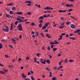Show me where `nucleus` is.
Wrapping results in <instances>:
<instances>
[{
  "instance_id": "1",
  "label": "nucleus",
  "mask_w": 80,
  "mask_h": 80,
  "mask_svg": "<svg viewBox=\"0 0 80 80\" xmlns=\"http://www.w3.org/2000/svg\"><path fill=\"white\" fill-rule=\"evenodd\" d=\"M17 29L18 30H19L20 31H23V28H22V24H18V27Z\"/></svg>"
},
{
  "instance_id": "2",
  "label": "nucleus",
  "mask_w": 80,
  "mask_h": 80,
  "mask_svg": "<svg viewBox=\"0 0 80 80\" xmlns=\"http://www.w3.org/2000/svg\"><path fill=\"white\" fill-rule=\"evenodd\" d=\"M17 20L19 21V23H21V22H24V21L22 20V19H20V18H19L18 16L17 18Z\"/></svg>"
},
{
  "instance_id": "3",
  "label": "nucleus",
  "mask_w": 80,
  "mask_h": 80,
  "mask_svg": "<svg viewBox=\"0 0 80 80\" xmlns=\"http://www.w3.org/2000/svg\"><path fill=\"white\" fill-rule=\"evenodd\" d=\"M5 27L6 28V29H5V28H3V30L4 31V32H8V27L6 26Z\"/></svg>"
},
{
  "instance_id": "4",
  "label": "nucleus",
  "mask_w": 80,
  "mask_h": 80,
  "mask_svg": "<svg viewBox=\"0 0 80 80\" xmlns=\"http://www.w3.org/2000/svg\"><path fill=\"white\" fill-rule=\"evenodd\" d=\"M44 10H53V8L48 6L44 8Z\"/></svg>"
},
{
  "instance_id": "5",
  "label": "nucleus",
  "mask_w": 80,
  "mask_h": 80,
  "mask_svg": "<svg viewBox=\"0 0 80 80\" xmlns=\"http://www.w3.org/2000/svg\"><path fill=\"white\" fill-rule=\"evenodd\" d=\"M46 36L49 38H52V37L49 35V34L48 33L46 34Z\"/></svg>"
},
{
  "instance_id": "6",
  "label": "nucleus",
  "mask_w": 80,
  "mask_h": 80,
  "mask_svg": "<svg viewBox=\"0 0 80 80\" xmlns=\"http://www.w3.org/2000/svg\"><path fill=\"white\" fill-rule=\"evenodd\" d=\"M72 5H71V4H69L66 5V7H73V6H72Z\"/></svg>"
},
{
  "instance_id": "7",
  "label": "nucleus",
  "mask_w": 80,
  "mask_h": 80,
  "mask_svg": "<svg viewBox=\"0 0 80 80\" xmlns=\"http://www.w3.org/2000/svg\"><path fill=\"white\" fill-rule=\"evenodd\" d=\"M71 27L72 28H75V26L73 24H71Z\"/></svg>"
},
{
  "instance_id": "8",
  "label": "nucleus",
  "mask_w": 80,
  "mask_h": 80,
  "mask_svg": "<svg viewBox=\"0 0 80 80\" xmlns=\"http://www.w3.org/2000/svg\"><path fill=\"white\" fill-rule=\"evenodd\" d=\"M43 59L41 58L40 60V61L43 64H45V63H46V62L43 61Z\"/></svg>"
},
{
  "instance_id": "9",
  "label": "nucleus",
  "mask_w": 80,
  "mask_h": 80,
  "mask_svg": "<svg viewBox=\"0 0 80 80\" xmlns=\"http://www.w3.org/2000/svg\"><path fill=\"white\" fill-rule=\"evenodd\" d=\"M47 27V25H44L42 28V29H45Z\"/></svg>"
},
{
  "instance_id": "10",
  "label": "nucleus",
  "mask_w": 80,
  "mask_h": 80,
  "mask_svg": "<svg viewBox=\"0 0 80 80\" xmlns=\"http://www.w3.org/2000/svg\"><path fill=\"white\" fill-rule=\"evenodd\" d=\"M6 17H7V18H10L11 16H10V15L9 14H7L6 15Z\"/></svg>"
},
{
  "instance_id": "11",
  "label": "nucleus",
  "mask_w": 80,
  "mask_h": 80,
  "mask_svg": "<svg viewBox=\"0 0 80 80\" xmlns=\"http://www.w3.org/2000/svg\"><path fill=\"white\" fill-rule=\"evenodd\" d=\"M17 14H18V15H22V14H23V13L21 12H17Z\"/></svg>"
},
{
  "instance_id": "12",
  "label": "nucleus",
  "mask_w": 80,
  "mask_h": 80,
  "mask_svg": "<svg viewBox=\"0 0 80 80\" xmlns=\"http://www.w3.org/2000/svg\"><path fill=\"white\" fill-rule=\"evenodd\" d=\"M22 77L23 78H26V77H27V76H26L25 75V74H24V73H22Z\"/></svg>"
},
{
  "instance_id": "13",
  "label": "nucleus",
  "mask_w": 80,
  "mask_h": 80,
  "mask_svg": "<svg viewBox=\"0 0 80 80\" xmlns=\"http://www.w3.org/2000/svg\"><path fill=\"white\" fill-rule=\"evenodd\" d=\"M13 24L12 23L11 25V29H10L11 30H12V28H13Z\"/></svg>"
},
{
  "instance_id": "14",
  "label": "nucleus",
  "mask_w": 80,
  "mask_h": 80,
  "mask_svg": "<svg viewBox=\"0 0 80 80\" xmlns=\"http://www.w3.org/2000/svg\"><path fill=\"white\" fill-rule=\"evenodd\" d=\"M13 5V3H11L8 4L7 5L8 6H12V5Z\"/></svg>"
},
{
  "instance_id": "15",
  "label": "nucleus",
  "mask_w": 80,
  "mask_h": 80,
  "mask_svg": "<svg viewBox=\"0 0 80 80\" xmlns=\"http://www.w3.org/2000/svg\"><path fill=\"white\" fill-rule=\"evenodd\" d=\"M80 29H78V30H77L76 31H74V33H76L79 32H80Z\"/></svg>"
},
{
  "instance_id": "16",
  "label": "nucleus",
  "mask_w": 80,
  "mask_h": 80,
  "mask_svg": "<svg viewBox=\"0 0 80 80\" xmlns=\"http://www.w3.org/2000/svg\"><path fill=\"white\" fill-rule=\"evenodd\" d=\"M27 15H32V13H31V12H28L26 14Z\"/></svg>"
},
{
  "instance_id": "17",
  "label": "nucleus",
  "mask_w": 80,
  "mask_h": 80,
  "mask_svg": "<svg viewBox=\"0 0 80 80\" xmlns=\"http://www.w3.org/2000/svg\"><path fill=\"white\" fill-rule=\"evenodd\" d=\"M0 73H1V74H5V72L2 71H0Z\"/></svg>"
},
{
  "instance_id": "18",
  "label": "nucleus",
  "mask_w": 80,
  "mask_h": 80,
  "mask_svg": "<svg viewBox=\"0 0 80 80\" xmlns=\"http://www.w3.org/2000/svg\"><path fill=\"white\" fill-rule=\"evenodd\" d=\"M2 47H3V45H2V44L0 43V48L2 49Z\"/></svg>"
},
{
  "instance_id": "19",
  "label": "nucleus",
  "mask_w": 80,
  "mask_h": 80,
  "mask_svg": "<svg viewBox=\"0 0 80 80\" xmlns=\"http://www.w3.org/2000/svg\"><path fill=\"white\" fill-rule=\"evenodd\" d=\"M65 27V26L63 25V26H61L60 27H59V28H64Z\"/></svg>"
},
{
  "instance_id": "20",
  "label": "nucleus",
  "mask_w": 80,
  "mask_h": 80,
  "mask_svg": "<svg viewBox=\"0 0 80 80\" xmlns=\"http://www.w3.org/2000/svg\"><path fill=\"white\" fill-rule=\"evenodd\" d=\"M62 67H63V66H60L58 68V70H60V68H62Z\"/></svg>"
},
{
  "instance_id": "21",
  "label": "nucleus",
  "mask_w": 80,
  "mask_h": 80,
  "mask_svg": "<svg viewBox=\"0 0 80 80\" xmlns=\"http://www.w3.org/2000/svg\"><path fill=\"white\" fill-rule=\"evenodd\" d=\"M47 63H50V60L49 59H48L47 61H46Z\"/></svg>"
},
{
  "instance_id": "22",
  "label": "nucleus",
  "mask_w": 80,
  "mask_h": 80,
  "mask_svg": "<svg viewBox=\"0 0 80 80\" xmlns=\"http://www.w3.org/2000/svg\"><path fill=\"white\" fill-rule=\"evenodd\" d=\"M25 3H32V1H26V2H25Z\"/></svg>"
},
{
  "instance_id": "23",
  "label": "nucleus",
  "mask_w": 80,
  "mask_h": 80,
  "mask_svg": "<svg viewBox=\"0 0 80 80\" xmlns=\"http://www.w3.org/2000/svg\"><path fill=\"white\" fill-rule=\"evenodd\" d=\"M52 76V72H50L49 73V77H51Z\"/></svg>"
},
{
  "instance_id": "24",
  "label": "nucleus",
  "mask_w": 80,
  "mask_h": 80,
  "mask_svg": "<svg viewBox=\"0 0 80 80\" xmlns=\"http://www.w3.org/2000/svg\"><path fill=\"white\" fill-rule=\"evenodd\" d=\"M68 10L69 12H72V11H73V9H68Z\"/></svg>"
},
{
  "instance_id": "25",
  "label": "nucleus",
  "mask_w": 80,
  "mask_h": 80,
  "mask_svg": "<svg viewBox=\"0 0 80 80\" xmlns=\"http://www.w3.org/2000/svg\"><path fill=\"white\" fill-rule=\"evenodd\" d=\"M57 50V48H53V52H55V51H56Z\"/></svg>"
},
{
  "instance_id": "26",
  "label": "nucleus",
  "mask_w": 80,
  "mask_h": 80,
  "mask_svg": "<svg viewBox=\"0 0 80 80\" xmlns=\"http://www.w3.org/2000/svg\"><path fill=\"white\" fill-rule=\"evenodd\" d=\"M31 25H32V26H35V23H33V22H32L31 24Z\"/></svg>"
},
{
  "instance_id": "27",
  "label": "nucleus",
  "mask_w": 80,
  "mask_h": 80,
  "mask_svg": "<svg viewBox=\"0 0 80 80\" xmlns=\"http://www.w3.org/2000/svg\"><path fill=\"white\" fill-rule=\"evenodd\" d=\"M43 16H41L39 17V19L41 20V19H42V20H43L44 19L43 18Z\"/></svg>"
},
{
  "instance_id": "28",
  "label": "nucleus",
  "mask_w": 80,
  "mask_h": 80,
  "mask_svg": "<svg viewBox=\"0 0 80 80\" xmlns=\"http://www.w3.org/2000/svg\"><path fill=\"white\" fill-rule=\"evenodd\" d=\"M39 27H40V28H41V27H42V23H40L39 24Z\"/></svg>"
},
{
  "instance_id": "29",
  "label": "nucleus",
  "mask_w": 80,
  "mask_h": 80,
  "mask_svg": "<svg viewBox=\"0 0 80 80\" xmlns=\"http://www.w3.org/2000/svg\"><path fill=\"white\" fill-rule=\"evenodd\" d=\"M46 68L47 70L48 71H50V70L49 68H48V67H47V68Z\"/></svg>"
},
{
  "instance_id": "30",
  "label": "nucleus",
  "mask_w": 80,
  "mask_h": 80,
  "mask_svg": "<svg viewBox=\"0 0 80 80\" xmlns=\"http://www.w3.org/2000/svg\"><path fill=\"white\" fill-rule=\"evenodd\" d=\"M35 35L36 37H38V32H35Z\"/></svg>"
},
{
  "instance_id": "31",
  "label": "nucleus",
  "mask_w": 80,
  "mask_h": 80,
  "mask_svg": "<svg viewBox=\"0 0 80 80\" xmlns=\"http://www.w3.org/2000/svg\"><path fill=\"white\" fill-rule=\"evenodd\" d=\"M12 10H16V8H15V7H13L12 8Z\"/></svg>"
},
{
  "instance_id": "32",
  "label": "nucleus",
  "mask_w": 80,
  "mask_h": 80,
  "mask_svg": "<svg viewBox=\"0 0 80 80\" xmlns=\"http://www.w3.org/2000/svg\"><path fill=\"white\" fill-rule=\"evenodd\" d=\"M54 42H55V43H54L55 44H58V43H59V42H57V41H55Z\"/></svg>"
},
{
  "instance_id": "33",
  "label": "nucleus",
  "mask_w": 80,
  "mask_h": 80,
  "mask_svg": "<svg viewBox=\"0 0 80 80\" xmlns=\"http://www.w3.org/2000/svg\"><path fill=\"white\" fill-rule=\"evenodd\" d=\"M18 21H16L15 23V25H17V24H18Z\"/></svg>"
},
{
  "instance_id": "34",
  "label": "nucleus",
  "mask_w": 80,
  "mask_h": 80,
  "mask_svg": "<svg viewBox=\"0 0 80 80\" xmlns=\"http://www.w3.org/2000/svg\"><path fill=\"white\" fill-rule=\"evenodd\" d=\"M69 62H73V60L70 59L69 60Z\"/></svg>"
},
{
  "instance_id": "35",
  "label": "nucleus",
  "mask_w": 80,
  "mask_h": 80,
  "mask_svg": "<svg viewBox=\"0 0 80 80\" xmlns=\"http://www.w3.org/2000/svg\"><path fill=\"white\" fill-rule=\"evenodd\" d=\"M13 66H11L10 65H9L8 66V68H13Z\"/></svg>"
},
{
  "instance_id": "36",
  "label": "nucleus",
  "mask_w": 80,
  "mask_h": 80,
  "mask_svg": "<svg viewBox=\"0 0 80 80\" xmlns=\"http://www.w3.org/2000/svg\"><path fill=\"white\" fill-rule=\"evenodd\" d=\"M64 62H66V63H67V62H68V59H67V58L66 59L64 60Z\"/></svg>"
},
{
  "instance_id": "37",
  "label": "nucleus",
  "mask_w": 80,
  "mask_h": 80,
  "mask_svg": "<svg viewBox=\"0 0 80 80\" xmlns=\"http://www.w3.org/2000/svg\"><path fill=\"white\" fill-rule=\"evenodd\" d=\"M9 46L10 47H11L12 48H13V46H12V45H9Z\"/></svg>"
},
{
  "instance_id": "38",
  "label": "nucleus",
  "mask_w": 80,
  "mask_h": 80,
  "mask_svg": "<svg viewBox=\"0 0 80 80\" xmlns=\"http://www.w3.org/2000/svg\"><path fill=\"white\" fill-rule=\"evenodd\" d=\"M43 20H41L39 21V23H43Z\"/></svg>"
},
{
  "instance_id": "39",
  "label": "nucleus",
  "mask_w": 80,
  "mask_h": 80,
  "mask_svg": "<svg viewBox=\"0 0 80 80\" xmlns=\"http://www.w3.org/2000/svg\"><path fill=\"white\" fill-rule=\"evenodd\" d=\"M42 17H43V18H47V16L46 15H44Z\"/></svg>"
},
{
  "instance_id": "40",
  "label": "nucleus",
  "mask_w": 80,
  "mask_h": 80,
  "mask_svg": "<svg viewBox=\"0 0 80 80\" xmlns=\"http://www.w3.org/2000/svg\"><path fill=\"white\" fill-rule=\"evenodd\" d=\"M9 13L10 14H11V15H12V14H13V11H10L9 12Z\"/></svg>"
},
{
  "instance_id": "41",
  "label": "nucleus",
  "mask_w": 80,
  "mask_h": 80,
  "mask_svg": "<svg viewBox=\"0 0 80 80\" xmlns=\"http://www.w3.org/2000/svg\"><path fill=\"white\" fill-rule=\"evenodd\" d=\"M12 41H13V42H16V41L13 38H12Z\"/></svg>"
},
{
  "instance_id": "42",
  "label": "nucleus",
  "mask_w": 80,
  "mask_h": 80,
  "mask_svg": "<svg viewBox=\"0 0 80 80\" xmlns=\"http://www.w3.org/2000/svg\"><path fill=\"white\" fill-rule=\"evenodd\" d=\"M66 23L68 25L69 23H70V22H66Z\"/></svg>"
},
{
  "instance_id": "43",
  "label": "nucleus",
  "mask_w": 80,
  "mask_h": 80,
  "mask_svg": "<svg viewBox=\"0 0 80 80\" xmlns=\"http://www.w3.org/2000/svg\"><path fill=\"white\" fill-rule=\"evenodd\" d=\"M47 50H50V46H48Z\"/></svg>"
},
{
  "instance_id": "44",
  "label": "nucleus",
  "mask_w": 80,
  "mask_h": 80,
  "mask_svg": "<svg viewBox=\"0 0 80 80\" xmlns=\"http://www.w3.org/2000/svg\"><path fill=\"white\" fill-rule=\"evenodd\" d=\"M24 80H30V78H27L24 79Z\"/></svg>"
},
{
  "instance_id": "45",
  "label": "nucleus",
  "mask_w": 80,
  "mask_h": 80,
  "mask_svg": "<svg viewBox=\"0 0 80 80\" xmlns=\"http://www.w3.org/2000/svg\"><path fill=\"white\" fill-rule=\"evenodd\" d=\"M70 39H72V40H75V38H72V37H70Z\"/></svg>"
},
{
  "instance_id": "46",
  "label": "nucleus",
  "mask_w": 80,
  "mask_h": 80,
  "mask_svg": "<svg viewBox=\"0 0 80 80\" xmlns=\"http://www.w3.org/2000/svg\"><path fill=\"white\" fill-rule=\"evenodd\" d=\"M40 35H41L42 36V37H44V36L43 35V33H41Z\"/></svg>"
},
{
  "instance_id": "47",
  "label": "nucleus",
  "mask_w": 80,
  "mask_h": 80,
  "mask_svg": "<svg viewBox=\"0 0 80 80\" xmlns=\"http://www.w3.org/2000/svg\"><path fill=\"white\" fill-rule=\"evenodd\" d=\"M61 20H65V18H64L63 17H61Z\"/></svg>"
},
{
  "instance_id": "48",
  "label": "nucleus",
  "mask_w": 80,
  "mask_h": 80,
  "mask_svg": "<svg viewBox=\"0 0 80 80\" xmlns=\"http://www.w3.org/2000/svg\"><path fill=\"white\" fill-rule=\"evenodd\" d=\"M53 47H54V45H51V47L52 48H53Z\"/></svg>"
},
{
  "instance_id": "49",
  "label": "nucleus",
  "mask_w": 80,
  "mask_h": 80,
  "mask_svg": "<svg viewBox=\"0 0 80 80\" xmlns=\"http://www.w3.org/2000/svg\"><path fill=\"white\" fill-rule=\"evenodd\" d=\"M5 57H6V58H8V55H5Z\"/></svg>"
},
{
  "instance_id": "50",
  "label": "nucleus",
  "mask_w": 80,
  "mask_h": 80,
  "mask_svg": "<svg viewBox=\"0 0 80 80\" xmlns=\"http://www.w3.org/2000/svg\"><path fill=\"white\" fill-rule=\"evenodd\" d=\"M72 18H73V19H74V20H77V18L75 19L74 16L72 17Z\"/></svg>"
},
{
  "instance_id": "51",
  "label": "nucleus",
  "mask_w": 80,
  "mask_h": 80,
  "mask_svg": "<svg viewBox=\"0 0 80 80\" xmlns=\"http://www.w3.org/2000/svg\"><path fill=\"white\" fill-rule=\"evenodd\" d=\"M50 44H52V45H54L55 44V43L53 42H50Z\"/></svg>"
},
{
  "instance_id": "52",
  "label": "nucleus",
  "mask_w": 80,
  "mask_h": 80,
  "mask_svg": "<svg viewBox=\"0 0 80 80\" xmlns=\"http://www.w3.org/2000/svg\"><path fill=\"white\" fill-rule=\"evenodd\" d=\"M44 32H46L47 33V32H48V29H46L44 31Z\"/></svg>"
},
{
  "instance_id": "53",
  "label": "nucleus",
  "mask_w": 80,
  "mask_h": 80,
  "mask_svg": "<svg viewBox=\"0 0 80 80\" xmlns=\"http://www.w3.org/2000/svg\"><path fill=\"white\" fill-rule=\"evenodd\" d=\"M53 68H54V69L55 70H57V67H55Z\"/></svg>"
},
{
  "instance_id": "54",
  "label": "nucleus",
  "mask_w": 80,
  "mask_h": 80,
  "mask_svg": "<svg viewBox=\"0 0 80 80\" xmlns=\"http://www.w3.org/2000/svg\"><path fill=\"white\" fill-rule=\"evenodd\" d=\"M31 77L32 78V80H35V79H34V78L33 77V76H31Z\"/></svg>"
},
{
  "instance_id": "55",
  "label": "nucleus",
  "mask_w": 80,
  "mask_h": 80,
  "mask_svg": "<svg viewBox=\"0 0 80 80\" xmlns=\"http://www.w3.org/2000/svg\"><path fill=\"white\" fill-rule=\"evenodd\" d=\"M26 59L27 60H29V57H27L26 58Z\"/></svg>"
},
{
  "instance_id": "56",
  "label": "nucleus",
  "mask_w": 80,
  "mask_h": 80,
  "mask_svg": "<svg viewBox=\"0 0 80 80\" xmlns=\"http://www.w3.org/2000/svg\"><path fill=\"white\" fill-rule=\"evenodd\" d=\"M58 56V57H60V56H61V54L60 53H59Z\"/></svg>"
},
{
  "instance_id": "57",
  "label": "nucleus",
  "mask_w": 80,
  "mask_h": 80,
  "mask_svg": "<svg viewBox=\"0 0 80 80\" xmlns=\"http://www.w3.org/2000/svg\"><path fill=\"white\" fill-rule=\"evenodd\" d=\"M42 50H45V48L44 47H42Z\"/></svg>"
},
{
  "instance_id": "58",
  "label": "nucleus",
  "mask_w": 80,
  "mask_h": 80,
  "mask_svg": "<svg viewBox=\"0 0 80 80\" xmlns=\"http://www.w3.org/2000/svg\"><path fill=\"white\" fill-rule=\"evenodd\" d=\"M49 58H50V59H51L52 58V55H50V56H49Z\"/></svg>"
},
{
  "instance_id": "59",
  "label": "nucleus",
  "mask_w": 80,
  "mask_h": 80,
  "mask_svg": "<svg viewBox=\"0 0 80 80\" xmlns=\"http://www.w3.org/2000/svg\"><path fill=\"white\" fill-rule=\"evenodd\" d=\"M39 55H40V53H38L37 54V56L38 57L39 56Z\"/></svg>"
},
{
  "instance_id": "60",
  "label": "nucleus",
  "mask_w": 80,
  "mask_h": 80,
  "mask_svg": "<svg viewBox=\"0 0 80 80\" xmlns=\"http://www.w3.org/2000/svg\"><path fill=\"white\" fill-rule=\"evenodd\" d=\"M21 60H22V59L21 58H19L18 59V61L19 62H20V61H21Z\"/></svg>"
},
{
  "instance_id": "61",
  "label": "nucleus",
  "mask_w": 80,
  "mask_h": 80,
  "mask_svg": "<svg viewBox=\"0 0 80 80\" xmlns=\"http://www.w3.org/2000/svg\"><path fill=\"white\" fill-rule=\"evenodd\" d=\"M69 35L70 36H73V35H74V34L71 33Z\"/></svg>"
},
{
  "instance_id": "62",
  "label": "nucleus",
  "mask_w": 80,
  "mask_h": 80,
  "mask_svg": "<svg viewBox=\"0 0 80 80\" xmlns=\"http://www.w3.org/2000/svg\"><path fill=\"white\" fill-rule=\"evenodd\" d=\"M69 37L68 34H67L66 35V37Z\"/></svg>"
},
{
  "instance_id": "63",
  "label": "nucleus",
  "mask_w": 80,
  "mask_h": 80,
  "mask_svg": "<svg viewBox=\"0 0 80 80\" xmlns=\"http://www.w3.org/2000/svg\"><path fill=\"white\" fill-rule=\"evenodd\" d=\"M30 72L32 74H33V71H32V70H31L30 71Z\"/></svg>"
},
{
  "instance_id": "64",
  "label": "nucleus",
  "mask_w": 80,
  "mask_h": 80,
  "mask_svg": "<svg viewBox=\"0 0 80 80\" xmlns=\"http://www.w3.org/2000/svg\"><path fill=\"white\" fill-rule=\"evenodd\" d=\"M52 80H55V78H52Z\"/></svg>"
}]
</instances>
